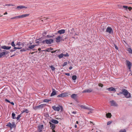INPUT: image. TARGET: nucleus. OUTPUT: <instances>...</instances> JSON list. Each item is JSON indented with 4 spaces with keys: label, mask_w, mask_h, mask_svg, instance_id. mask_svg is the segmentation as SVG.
<instances>
[{
    "label": "nucleus",
    "mask_w": 132,
    "mask_h": 132,
    "mask_svg": "<svg viewBox=\"0 0 132 132\" xmlns=\"http://www.w3.org/2000/svg\"><path fill=\"white\" fill-rule=\"evenodd\" d=\"M107 90H108L109 91H114L115 92L116 91L115 89L112 87H111L109 88H107Z\"/></svg>",
    "instance_id": "f3484780"
},
{
    "label": "nucleus",
    "mask_w": 132,
    "mask_h": 132,
    "mask_svg": "<svg viewBox=\"0 0 132 132\" xmlns=\"http://www.w3.org/2000/svg\"><path fill=\"white\" fill-rule=\"evenodd\" d=\"M2 48L4 49L9 50L11 48V47L4 46L2 47Z\"/></svg>",
    "instance_id": "aec40b11"
},
{
    "label": "nucleus",
    "mask_w": 132,
    "mask_h": 132,
    "mask_svg": "<svg viewBox=\"0 0 132 132\" xmlns=\"http://www.w3.org/2000/svg\"><path fill=\"white\" fill-rule=\"evenodd\" d=\"M111 116V114L110 113H108L106 114V116L107 118H110Z\"/></svg>",
    "instance_id": "393cba45"
},
{
    "label": "nucleus",
    "mask_w": 132,
    "mask_h": 132,
    "mask_svg": "<svg viewBox=\"0 0 132 132\" xmlns=\"http://www.w3.org/2000/svg\"><path fill=\"white\" fill-rule=\"evenodd\" d=\"M80 106L81 108L84 109H87L89 110L93 111L94 110L92 109L88 108V107H86V106L83 105H80Z\"/></svg>",
    "instance_id": "9d476101"
},
{
    "label": "nucleus",
    "mask_w": 132,
    "mask_h": 132,
    "mask_svg": "<svg viewBox=\"0 0 132 132\" xmlns=\"http://www.w3.org/2000/svg\"><path fill=\"white\" fill-rule=\"evenodd\" d=\"M16 19V18L15 16V17H13V18H11V19Z\"/></svg>",
    "instance_id": "13d9d810"
},
{
    "label": "nucleus",
    "mask_w": 132,
    "mask_h": 132,
    "mask_svg": "<svg viewBox=\"0 0 132 132\" xmlns=\"http://www.w3.org/2000/svg\"><path fill=\"white\" fill-rule=\"evenodd\" d=\"M47 36L48 37V38H50V37H52L51 36Z\"/></svg>",
    "instance_id": "0e129e2a"
},
{
    "label": "nucleus",
    "mask_w": 132,
    "mask_h": 132,
    "mask_svg": "<svg viewBox=\"0 0 132 132\" xmlns=\"http://www.w3.org/2000/svg\"><path fill=\"white\" fill-rule=\"evenodd\" d=\"M71 97L74 99L76 100L77 98V95L75 94H73L71 95Z\"/></svg>",
    "instance_id": "a211bd4d"
},
{
    "label": "nucleus",
    "mask_w": 132,
    "mask_h": 132,
    "mask_svg": "<svg viewBox=\"0 0 132 132\" xmlns=\"http://www.w3.org/2000/svg\"><path fill=\"white\" fill-rule=\"evenodd\" d=\"M15 126V124L13 122L12 123V128L13 127H14Z\"/></svg>",
    "instance_id": "37998d69"
},
{
    "label": "nucleus",
    "mask_w": 132,
    "mask_h": 132,
    "mask_svg": "<svg viewBox=\"0 0 132 132\" xmlns=\"http://www.w3.org/2000/svg\"><path fill=\"white\" fill-rule=\"evenodd\" d=\"M45 105V104H41V105H38V106H37L35 107L34 108V109L35 110H36L37 109H39V108H43L44 106Z\"/></svg>",
    "instance_id": "1a4fd4ad"
},
{
    "label": "nucleus",
    "mask_w": 132,
    "mask_h": 132,
    "mask_svg": "<svg viewBox=\"0 0 132 132\" xmlns=\"http://www.w3.org/2000/svg\"><path fill=\"white\" fill-rule=\"evenodd\" d=\"M20 117V115H19L17 117L16 119L17 120H18Z\"/></svg>",
    "instance_id": "09e8293b"
},
{
    "label": "nucleus",
    "mask_w": 132,
    "mask_h": 132,
    "mask_svg": "<svg viewBox=\"0 0 132 132\" xmlns=\"http://www.w3.org/2000/svg\"><path fill=\"white\" fill-rule=\"evenodd\" d=\"M21 45V43L20 42H19L17 43V44H16V45H18L19 46H20Z\"/></svg>",
    "instance_id": "4c0bfd02"
},
{
    "label": "nucleus",
    "mask_w": 132,
    "mask_h": 132,
    "mask_svg": "<svg viewBox=\"0 0 132 132\" xmlns=\"http://www.w3.org/2000/svg\"><path fill=\"white\" fill-rule=\"evenodd\" d=\"M15 17H16V19L17 18H22L21 15L17 16H16Z\"/></svg>",
    "instance_id": "ea45409f"
},
{
    "label": "nucleus",
    "mask_w": 132,
    "mask_h": 132,
    "mask_svg": "<svg viewBox=\"0 0 132 132\" xmlns=\"http://www.w3.org/2000/svg\"><path fill=\"white\" fill-rule=\"evenodd\" d=\"M53 49L51 47H50L49 48H47L45 50V51L46 52H49L50 50H53Z\"/></svg>",
    "instance_id": "a878e982"
},
{
    "label": "nucleus",
    "mask_w": 132,
    "mask_h": 132,
    "mask_svg": "<svg viewBox=\"0 0 132 132\" xmlns=\"http://www.w3.org/2000/svg\"><path fill=\"white\" fill-rule=\"evenodd\" d=\"M75 127L76 128L77 127V125H75Z\"/></svg>",
    "instance_id": "338daca9"
},
{
    "label": "nucleus",
    "mask_w": 132,
    "mask_h": 132,
    "mask_svg": "<svg viewBox=\"0 0 132 132\" xmlns=\"http://www.w3.org/2000/svg\"><path fill=\"white\" fill-rule=\"evenodd\" d=\"M63 53H61V54L58 55V57L59 59H61L63 57Z\"/></svg>",
    "instance_id": "473e14b6"
},
{
    "label": "nucleus",
    "mask_w": 132,
    "mask_h": 132,
    "mask_svg": "<svg viewBox=\"0 0 132 132\" xmlns=\"http://www.w3.org/2000/svg\"><path fill=\"white\" fill-rule=\"evenodd\" d=\"M119 132H126V130L125 129H121L120 130Z\"/></svg>",
    "instance_id": "58836bf2"
},
{
    "label": "nucleus",
    "mask_w": 132,
    "mask_h": 132,
    "mask_svg": "<svg viewBox=\"0 0 132 132\" xmlns=\"http://www.w3.org/2000/svg\"><path fill=\"white\" fill-rule=\"evenodd\" d=\"M22 48V47L21 46H19L18 47H14V49L15 50L17 49H21V48Z\"/></svg>",
    "instance_id": "cd10ccee"
},
{
    "label": "nucleus",
    "mask_w": 132,
    "mask_h": 132,
    "mask_svg": "<svg viewBox=\"0 0 132 132\" xmlns=\"http://www.w3.org/2000/svg\"><path fill=\"white\" fill-rule=\"evenodd\" d=\"M122 94V92H120L119 93H118L117 94L118 95H119L121 94Z\"/></svg>",
    "instance_id": "6e6d98bb"
},
{
    "label": "nucleus",
    "mask_w": 132,
    "mask_h": 132,
    "mask_svg": "<svg viewBox=\"0 0 132 132\" xmlns=\"http://www.w3.org/2000/svg\"><path fill=\"white\" fill-rule=\"evenodd\" d=\"M98 85L100 87H102L103 86V84L101 83L99 84Z\"/></svg>",
    "instance_id": "a19ab883"
},
{
    "label": "nucleus",
    "mask_w": 132,
    "mask_h": 132,
    "mask_svg": "<svg viewBox=\"0 0 132 132\" xmlns=\"http://www.w3.org/2000/svg\"><path fill=\"white\" fill-rule=\"evenodd\" d=\"M54 129H52V131L53 132H55V131Z\"/></svg>",
    "instance_id": "e2e57ef3"
},
{
    "label": "nucleus",
    "mask_w": 132,
    "mask_h": 132,
    "mask_svg": "<svg viewBox=\"0 0 132 132\" xmlns=\"http://www.w3.org/2000/svg\"><path fill=\"white\" fill-rule=\"evenodd\" d=\"M65 57H68L69 56V55L68 53H67L66 54H63V56Z\"/></svg>",
    "instance_id": "e433bc0d"
},
{
    "label": "nucleus",
    "mask_w": 132,
    "mask_h": 132,
    "mask_svg": "<svg viewBox=\"0 0 132 132\" xmlns=\"http://www.w3.org/2000/svg\"><path fill=\"white\" fill-rule=\"evenodd\" d=\"M72 67L71 66V67H69V69L70 70H71V69H72Z\"/></svg>",
    "instance_id": "680f3d73"
},
{
    "label": "nucleus",
    "mask_w": 132,
    "mask_h": 132,
    "mask_svg": "<svg viewBox=\"0 0 132 132\" xmlns=\"http://www.w3.org/2000/svg\"><path fill=\"white\" fill-rule=\"evenodd\" d=\"M50 67L51 68V69L52 70L54 71L55 70V68L53 66H52V65L50 66Z\"/></svg>",
    "instance_id": "7c9ffc66"
},
{
    "label": "nucleus",
    "mask_w": 132,
    "mask_h": 132,
    "mask_svg": "<svg viewBox=\"0 0 132 132\" xmlns=\"http://www.w3.org/2000/svg\"><path fill=\"white\" fill-rule=\"evenodd\" d=\"M5 101H6L7 102L9 103H10V102L9 101V100H8L7 99H5Z\"/></svg>",
    "instance_id": "864d4df0"
},
{
    "label": "nucleus",
    "mask_w": 132,
    "mask_h": 132,
    "mask_svg": "<svg viewBox=\"0 0 132 132\" xmlns=\"http://www.w3.org/2000/svg\"><path fill=\"white\" fill-rule=\"evenodd\" d=\"M114 47L115 48H116V49L118 50V47H117V46L116 45H114Z\"/></svg>",
    "instance_id": "5fc2aeb1"
},
{
    "label": "nucleus",
    "mask_w": 132,
    "mask_h": 132,
    "mask_svg": "<svg viewBox=\"0 0 132 132\" xmlns=\"http://www.w3.org/2000/svg\"><path fill=\"white\" fill-rule=\"evenodd\" d=\"M67 62H64L62 65V66L64 67L66 65H67Z\"/></svg>",
    "instance_id": "79ce46f5"
},
{
    "label": "nucleus",
    "mask_w": 132,
    "mask_h": 132,
    "mask_svg": "<svg viewBox=\"0 0 132 132\" xmlns=\"http://www.w3.org/2000/svg\"><path fill=\"white\" fill-rule=\"evenodd\" d=\"M52 109L55 111H59L60 109L61 112L63 111V108L62 106H59L56 107L55 106H54L52 107Z\"/></svg>",
    "instance_id": "f03ea898"
},
{
    "label": "nucleus",
    "mask_w": 132,
    "mask_h": 132,
    "mask_svg": "<svg viewBox=\"0 0 132 132\" xmlns=\"http://www.w3.org/2000/svg\"><path fill=\"white\" fill-rule=\"evenodd\" d=\"M123 8L125 9H127L128 8V6H123Z\"/></svg>",
    "instance_id": "a18cd8bd"
},
{
    "label": "nucleus",
    "mask_w": 132,
    "mask_h": 132,
    "mask_svg": "<svg viewBox=\"0 0 132 132\" xmlns=\"http://www.w3.org/2000/svg\"><path fill=\"white\" fill-rule=\"evenodd\" d=\"M38 50L39 51H40V50H41V48H38Z\"/></svg>",
    "instance_id": "69168bd1"
},
{
    "label": "nucleus",
    "mask_w": 132,
    "mask_h": 132,
    "mask_svg": "<svg viewBox=\"0 0 132 132\" xmlns=\"http://www.w3.org/2000/svg\"><path fill=\"white\" fill-rule=\"evenodd\" d=\"M49 123L50 125V127H51V129H54L55 127V125L52 124L50 122H49Z\"/></svg>",
    "instance_id": "dca6fc26"
},
{
    "label": "nucleus",
    "mask_w": 132,
    "mask_h": 132,
    "mask_svg": "<svg viewBox=\"0 0 132 132\" xmlns=\"http://www.w3.org/2000/svg\"><path fill=\"white\" fill-rule=\"evenodd\" d=\"M29 50V49H28V48H23L21 50H20V51L21 52H25L26 51V50Z\"/></svg>",
    "instance_id": "4be33fe9"
},
{
    "label": "nucleus",
    "mask_w": 132,
    "mask_h": 132,
    "mask_svg": "<svg viewBox=\"0 0 132 132\" xmlns=\"http://www.w3.org/2000/svg\"><path fill=\"white\" fill-rule=\"evenodd\" d=\"M77 76L76 75H73L72 76V79L73 80H75L77 79Z\"/></svg>",
    "instance_id": "c85d7f7f"
},
{
    "label": "nucleus",
    "mask_w": 132,
    "mask_h": 132,
    "mask_svg": "<svg viewBox=\"0 0 132 132\" xmlns=\"http://www.w3.org/2000/svg\"><path fill=\"white\" fill-rule=\"evenodd\" d=\"M53 42V40L52 39H49L48 40H43L42 42V43L44 44L46 43V44H51Z\"/></svg>",
    "instance_id": "20e7f679"
},
{
    "label": "nucleus",
    "mask_w": 132,
    "mask_h": 132,
    "mask_svg": "<svg viewBox=\"0 0 132 132\" xmlns=\"http://www.w3.org/2000/svg\"><path fill=\"white\" fill-rule=\"evenodd\" d=\"M127 51L129 53L132 54V50L130 48H128V49Z\"/></svg>",
    "instance_id": "c756f323"
},
{
    "label": "nucleus",
    "mask_w": 132,
    "mask_h": 132,
    "mask_svg": "<svg viewBox=\"0 0 132 132\" xmlns=\"http://www.w3.org/2000/svg\"><path fill=\"white\" fill-rule=\"evenodd\" d=\"M70 94H69L67 93H62L57 96L58 97H63L68 96Z\"/></svg>",
    "instance_id": "7ed1b4c3"
},
{
    "label": "nucleus",
    "mask_w": 132,
    "mask_h": 132,
    "mask_svg": "<svg viewBox=\"0 0 132 132\" xmlns=\"http://www.w3.org/2000/svg\"><path fill=\"white\" fill-rule=\"evenodd\" d=\"M51 122L55 124H57L59 123V122L57 120H55L53 119H52L51 120Z\"/></svg>",
    "instance_id": "412c9836"
},
{
    "label": "nucleus",
    "mask_w": 132,
    "mask_h": 132,
    "mask_svg": "<svg viewBox=\"0 0 132 132\" xmlns=\"http://www.w3.org/2000/svg\"><path fill=\"white\" fill-rule=\"evenodd\" d=\"M72 113L74 114H75L76 113V112L74 111L73 112H72Z\"/></svg>",
    "instance_id": "4d7b16f0"
},
{
    "label": "nucleus",
    "mask_w": 132,
    "mask_h": 132,
    "mask_svg": "<svg viewBox=\"0 0 132 132\" xmlns=\"http://www.w3.org/2000/svg\"><path fill=\"white\" fill-rule=\"evenodd\" d=\"M127 9L129 10V11H130L131 9H132V7H128Z\"/></svg>",
    "instance_id": "603ef678"
},
{
    "label": "nucleus",
    "mask_w": 132,
    "mask_h": 132,
    "mask_svg": "<svg viewBox=\"0 0 132 132\" xmlns=\"http://www.w3.org/2000/svg\"><path fill=\"white\" fill-rule=\"evenodd\" d=\"M65 30L64 29H61L58 30L57 32L58 33L61 34L64 33L65 32Z\"/></svg>",
    "instance_id": "4468645a"
},
{
    "label": "nucleus",
    "mask_w": 132,
    "mask_h": 132,
    "mask_svg": "<svg viewBox=\"0 0 132 132\" xmlns=\"http://www.w3.org/2000/svg\"><path fill=\"white\" fill-rule=\"evenodd\" d=\"M21 45L22 46H21L22 47H23L24 46V43H21Z\"/></svg>",
    "instance_id": "8fccbe9b"
},
{
    "label": "nucleus",
    "mask_w": 132,
    "mask_h": 132,
    "mask_svg": "<svg viewBox=\"0 0 132 132\" xmlns=\"http://www.w3.org/2000/svg\"><path fill=\"white\" fill-rule=\"evenodd\" d=\"M51 101L50 100H49L47 99H44L43 100V102H48Z\"/></svg>",
    "instance_id": "2f4dec72"
},
{
    "label": "nucleus",
    "mask_w": 132,
    "mask_h": 132,
    "mask_svg": "<svg viewBox=\"0 0 132 132\" xmlns=\"http://www.w3.org/2000/svg\"><path fill=\"white\" fill-rule=\"evenodd\" d=\"M106 32L109 34H111L113 32V30L111 27H108L106 29Z\"/></svg>",
    "instance_id": "423d86ee"
},
{
    "label": "nucleus",
    "mask_w": 132,
    "mask_h": 132,
    "mask_svg": "<svg viewBox=\"0 0 132 132\" xmlns=\"http://www.w3.org/2000/svg\"><path fill=\"white\" fill-rule=\"evenodd\" d=\"M11 44L12 46H13L14 47H14H15V45L14 43V41L12 42L11 43Z\"/></svg>",
    "instance_id": "f704fd0d"
},
{
    "label": "nucleus",
    "mask_w": 132,
    "mask_h": 132,
    "mask_svg": "<svg viewBox=\"0 0 132 132\" xmlns=\"http://www.w3.org/2000/svg\"><path fill=\"white\" fill-rule=\"evenodd\" d=\"M92 90V89H87L84 90L82 92V93H90L91 92Z\"/></svg>",
    "instance_id": "f8f14e48"
},
{
    "label": "nucleus",
    "mask_w": 132,
    "mask_h": 132,
    "mask_svg": "<svg viewBox=\"0 0 132 132\" xmlns=\"http://www.w3.org/2000/svg\"><path fill=\"white\" fill-rule=\"evenodd\" d=\"M12 124H11L10 122H9L7 123L6 126L7 127H9L11 128H12Z\"/></svg>",
    "instance_id": "bb28decb"
},
{
    "label": "nucleus",
    "mask_w": 132,
    "mask_h": 132,
    "mask_svg": "<svg viewBox=\"0 0 132 132\" xmlns=\"http://www.w3.org/2000/svg\"><path fill=\"white\" fill-rule=\"evenodd\" d=\"M11 104H12V105H14V103L13 102H11L10 103Z\"/></svg>",
    "instance_id": "bf43d9fd"
},
{
    "label": "nucleus",
    "mask_w": 132,
    "mask_h": 132,
    "mask_svg": "<svg viewBox=\"0 0 132 132\" xmlns=\"http://www.w3.org/2000/svg\"><path fill=\"white\" fill-rule=\"evenodd\" d=\"M30 15L29 14H22V18H23L25 17L28 16Z\"/></svg>",
    "instance_id": "5701e85b"
},
{
    "label": "nucleus",
    "mask_w": 132,
    "mask_h": 132,
    "mask_svg": "<svg viewBox=\"0 0 132 132\" xmlns=\"http://www.w3.org/2000/svg\"><path fill=\"white\" fill-rule=\"evenodd\" d=\"M52 91H53L52 92V93H51V95H50V96H53L55 95H56V92H55V90L54 89H53Z\"/></svg>",
    "instance_id": "6ab92c4d"
},
{
    "label": "nucleus",
    "mask_w": 132,
    "mask_h": 132,
    "mask_svg": "<svg viewBox=\"0 0 132 132\" xmlns=\"http://www.w3.org/2000/svg\"><path fill=\"white\" fill-rule=\"evenodd\" d=\"M57 50H56L55 51H51V52L52 53H55V52H56L57 51Z\"/></svg>",
    "instance_id": "de8ad7c7"
},
{
    "label": "nucleus",
    "mask_w": 132,
    "mask_h": 132,
    "mask_svg": "<svg viewBox=\"0 0 132 132\" xmlns=\"http://www.w3.org/2000/svg\"><path fill=\"white\" fill-rule=\"evenodd\" d=\"M25 112H26V113H28L29 112L28 110L27 109H26L23 110L22 111V112L23 113Z\"/></svg>",
    "instance_id": "72a5a7b5"
},
{
    "label": "nucleus",
    "mask_w": 132,
    "mask_h": 132,
    "mask_svg": "<svg viewBox=\"0 0 132 132\" xmlns=\"http://www.w3.org/2000/svg\"><path fill=\"white\" fill-rule=\"evenodd\" d=\"M5 6H14V5H13V4H6V5H5Z\"/></svg>",
    "instance_id": "c03bdc74"
},
{
    "label": "nucleus",
    "mask_w": 132,
    "mask_h": 132,
    "mask_svg": "<svg viewBox=\"0 0 132 132\" xmlns=\"http://www.w3.org/2000/svg\"><path fill=\"white\" fill-rule=\"evenodd\" d=\"M76 123L77 124H78V121H76Z\"/></svg>",
    "instance_id": "774afa93"
},
{
    "label": "nucleus",
    "mask_w": 132,
    "mask_h": 132,
    "mask_svg": "<svg viewBox=\"0 0 132 132\" xmlns=\"http://www.w3.org/2000/svg\"><path fill=\"white\" fill-rule=\"evenodd\" d=\"M110 103L111 106H118V104L116 102L113 100L110 101Z\"/></svg>",
    "instance_id": "0eeeda50"
},
{
    "label": "nucleus",
    "mask_w": 132,
    "mask_h": 132,
    "mask_svg": "<svg viewBox=\"0 0 132 132\" xmlns=\"http://www.w3.org/2000/svg\"><path fill=\"white\" fill-rule=\"evenodd\" d=\"M27 7L24 6H23L22 5H21V6H18L16 9L18 10H19L21 9H22L23 8H25V9H27Z\"/></svg>",
    "instance_id": "2eb2a0df"
},
{
    "label": "nucleus",
    "mask_w": 132,
    "mask_h": 132,
    "mask_svg": "<svg viewBox=\"0 0 132 132\" xmlns=\"http://www.w3.org/2000/svg\"><path fill=\"white\" fill-rule=\"evenodd\" d=\"M62 38V37H61L60 36H59L58 37H57L56 38V42L57 43L60 42L61 41V39Z\"/></svg>",
    "instance_id": "ddd939ff"
},
{
    "label": "nucleus",
    "mask_w": 132,
    "mask_h": 132,
    "mask_svg": "<svg viewBox=\"0 0 132 132\" xmlns=\"http://www.w3.org/2000/svg\"><path fill=\"white\" fill-rule=\"evenodd\" d=\"M38 130L39 132H41L43 128V125H39L38 126Z\"/></svg>",
    "instance_id": "9b49d317"
},
{
    "label": "nucleus",
    "mask_w": 132,
    "mask_h": 132,
    "mask_svg": "<svg viewBox=\"0 0 132 132\" xmlns=\"http://www.w3.org/2000/svg\"><path fill=\"white\" fill-rule=\"evenodd\" d=\"M7 14V12H6L5 13H4L3 14L4 15H5L6 14Z\"/></svg>",
    "instance_id": "052dcab7"
},
{
    "label": "nucleus",
    "mask_w": 132,
    "mask_h": 132,
    "mask_svg": "<svg viewBox=\"0 0 132 132\" xmlns=\"http://www.w3.org/2000/svg\"><path fill=\"white\" fill-rule=\"evenodd\" d=\"M111 123V121H108L107 123V125H109Z\"/></svg>",
    "instance_id": "49530a36"
},
{
    "label": "nucleus",
    "mask_w": 132,
    "mask_h": 132,
    "mask_svg": "<svg viewBox=\"0 0 132 132\" xmlns=\"http://www.w3.org/2000/svg\"><path fill=\"white\" fill-rule=\"evenodd\" d=\"M122 94L125 96V97L127 98H129L131 97V95L127 90L125 89H123L122 90Z\"/></svg>",
    "instance_id": "f257e3e1"
},
{
    "label": "nucleus",
    "mask_w": 132,
    "mask_h": 132,
    "mask_svg": "<svg viewBox=\"0 0 132 132\" xmlns=\"http://www.w3.org/2000/svg\"><path fill=\"white\" fill-rule=\"evenodd\" d=\"M15 114L14 113H12V117L13 119H14L15 118Z\"/></svg>",
    "instance_id": "c9c22d12"
},
{
    "label": "nucleus",
    "mask_w": 132,
    "mask_h": 132,
    "mask_svg": "<svg viewBox=\"0 0 132 132\" xmlns=\"http://www.w3.org/2000/svg\"><path fill=\"white\" fill-rule=\"evenodd\" d=\"M126 65L128 67L129 71H131V69L132 66V64L129 61L127 60L126 61Z\"/></svg>",
    "instance_id": "39448f33"
},
{
    "label": "nucleus",
    "mask_w": 132,
    "mask_h": 132,
    "mask_svg": "<svg viewBox=\"0 0 132 132\" xmlns=\"http://www.w3.org/2000/svg\"><path fill=\"white\" fill-rule=\"evenodd\" d=\"M65 74L68 76H70V73H65Z\"/></svg>",
    "instance_id": "3c124183"
},
{
    "label": "nucleus",
    "mask_w": 132,
    "mask_h": 132,
    "mask_svg": "<svg viewBox=\"0 0 132 132\" xmlns=\"http://www.w3.org/2000/svg\"><path fill=\"white\" fill-rule=\"evenodd\" d=\"M8 53V52L5 50H4L3 52L0 53V58L3 57V56L6 55Z\"/></svg>",
    "instance_id": "6e6552de"
},
{
    "label": "nucleus",
    "mask_w": 132,
    "mask_h": 132,
    "mask_svg": "<svg viewBox=\"0 0 132 132\" xmlns=\"http://www.w3.org/2000/svg\"><path fill=\"white\" fill-rule=\"evenodd\" d=\"M36 46V45H32L29 46L28 48H28V49H32L34 48L35 46Z\"/></svg>",
    "instance_id": "b1692460"
}]
</instances>
